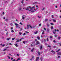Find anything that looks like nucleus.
Instances as JSON below:
<instances>
[{
  "label": "nucleus",
  "instance_id": "f257e3e1",
  "mask_svg": "<svg viewBox=\"0 0 61 61\" xmlns=\"http://www.w3.org/2000/svg\"><path fill=\"white\" fill-rule=\"evenodd\" d=\"M29 8H31V7L30 6L27 7H26V10H27L28 11H29Z\"/></svg>",
  "mask_w": 61,
  "mask_h": 61
},
{
  "label": "nucleus",
  "instance_id": "f03ea898",
  "mask_svg": "<svg viewBox=\"0 0 61 61\" xmlns=\"http://www.w3.org/2000/svg\"><path fill=\"white\" fill-rule=\"evenodd\" d=\"M15 25L16 26V28L18 27V28H20V27L18 26V24H17V23H15Z\"/></svg>",
  "mask_w": 61,
  "mask_h": 61
},
{
  "label": "nucleus",
  "instance_id": "7ed1b4c3",
  "mask_svg": "<svg viewBox=\"0 0 61 61\" xmlns=\"http://www.w3.org/2000/svg\"><path fill=\"white\" fill-rule=\"evenodd\" d=\"M31 8H32V9H33L34 10H35V11H36V10H35V7L34 6H33Z\"/></svg>",
  "mask_w": 61,
  "mask_h": 61
},
{
  "label": "nucleus",
  "instance_id": "20e7f679",
  "mask_svg": "<svg viewBox=\"0 0 61 61\" xmlns=\"http://www.w3.org/2000/svg\"><path fill=\"white\" fill-rule=\"evenodd\" d=\"M30 9L32 11L31 12L33 13V12H35V11L34 10H33V9L30 8Z\"/></svg>",
  "mask_w": 61,
  "mask_h": 61
},
{
  "label": "nucleus",
  "instance_id": "39448f33",
  "mask_svg": "<svg viewBox=\"0 0 61 61\" xmlns=\"http://www.w3.org/2000/svg\"><path fill=\"white\" fill-rule=\"evenodd\" d=\"M10 39H11V38H7L6 40L8 41H9V40Z\"/></svg>",
  "mask_w": 61,
  "mask_h": 61
},
{
  "label": "nucleus",
  "instance_id": "423d86ee",
  "mask_svg": "<svg viewBox=\"0 0 61 61\" xmlns=\"http://www.w3.org/2000/svg\"><path fill=\"white\" fill-rule=\"evenodd\" d=\"M14 45H15L17 47H18V45H17V44H15Z\"/></svg>",
  "mask_w": 61,
  "mask_h": 61
},
{
  "label": "nucleus",
  "instance_id": "0eeeda50",
  "mask_svg": "<svg viewBox=\"0 0 61 61\" xmlns=\"http://www.w3.org/2000/svg\"><path fill=\"white\" fill-rule=\"evenodd\" d=\"M39 59V57H37L36 59V61H38Z\"/></svg>",
  "mask_w": 61,
  "mask_h": 61
},
{
  "label": "nucleus",
  "instance_id": "6e6552de",
  "mask_svg": "<svg viewBox=\"0 0 61 61\" xmlns=\"http://www.w3.org/2000/svg\"><path fill=\"white\" fill-rule=\"evenodd\" d=\"M38 56H40V52H39V51H38Z\"/></svg>",
  "mask_w": 61,
  "mask_h": 61
},
{
  "label": "nucleus",
  "instance_id": "1a4fd4ad",
  "mask_svg": "<svg viewBox=\"0 0 61 61\" xmlns=\"http://www.w3.org/2000/svg\"><path fill=\"white\" fill-rule=\"evenodd\" d=\"M22 19H23V20H24L25 19V17H24L23 16H22Z\"/></svg>",
  "mask_w": 61,
  "mask_h": 61
},
{
  "label": "nucleus",
  "instance_id": "9d476101",
  "mask_svg": "<svg viewBox=\"0 0 61 61\" xmlns=\"http://www.w3.org/2000/svg\"><path fill=\"white\" fill-rule=\"evenodd\" d=\"M39 44V41H37V43L36 45H38V44Z\"/></svg>",
  "mask_w": 61,
  "mask_h": 61
},
{
  "label": "nucleus",
  "instance_id": "9b49d317",
  "mask_svg": "<svg viewBox=\"0 0 61 61\" xmlns=\"http://www.w3.org/2000/svg\"><path fill=\"white\" fill-rule=\"evenodd\" d=\"M29 25H27V28L28 29H29Z\"/></svg>",
  "mask_w": 61,
  "mask_h": 61
},
{
  "label": "nucleus",
  "instance_id": "f8f14e48",
  "mask_svg": "<svg viewBox=\"0 0 61 61\" xmlns=\"http://www.w3.org/2000/svg\"><path fill=\"white\" fill-rule=\"evenodd\" d=\"M38 3L37 2H35L34 3V5H36V4H37Z\"/></svg>",
  "mask_w": 61,
  "mask_h": 61
},
{
  "label": "nucleus",
  "instance_id": "ddd939ff",
  "mask_svg": "<svg viewBox=\"0 0 61 61\" xmlns=\"http://www.w3.org/2000/svg\"><path fill=\"white\" fill-rule=\"evenodd\" d=\"M38 33V31H36L34 32V34H37Z\"/></svg>",
  "mask_w": 61,
  "mask_h": 61
},
{
  "label": "nucleus",
  "instance_id": "4468645a",
  "mask_svg": "<svg viewBox=\"0 0 61 61\" xmlns=\"http://www.w3.org/2000/svg\"><path fill=\"white\" fill-rule=\"evenodd\" d=\"M58 55H60L61 54V52H58L57 53Z\"/></svg>",
  "mask_w": 61,
  "mask_h": 61
},
{
  "label": "nucleus",
  "instance_id": "2eb2a0df",
  "mask_svg": "<svg viewBox=\"0 0 61 61\" xmlns=\"http://www.w3.org/2000/svg\"><path fill=\"white\" fill-rule=\"evenodd\" d=\"M20 60V58H18L17 60L16 61H18V60Z\"/></svg>",
  "mask_w": 61,
  "mask_h": 61
},
{
  "label": "nucleus",
  "instance_id": "dca6fc26",
  "mask_svg": "<svg viewBox=\"0 0 61 61\" xmlns=\"http://www.w3.org/2000/svg\"><path fill=\"white\" fill-rule=\"evenodd\" d=\"M25 32L26 33V34H29V32L27 31H25Z\"/></svg>",
  "mask_w": 61,
  "mask_h": 61
},
{
  "label": "nucleus",
  "instance_id": "f3484780",
  "mask_svg": "<svg viewBox=\"0 0 61 61\" xmlns=\"http://www.w3.org/2000/svg\"><path fill=\"white\" fill-rule=\"evenodd\" d=\"M60 50V49H59L58 51H56V52H59V51Z\"/></svg>",
  "mask_w": 61,
  "mask_h": 61
},
{
  "label": "nucleus",
  "instance_id": "a211bd4d",
  "mask_svg": "<svg viewBox=\"0 0 61 61\" xmlns=\"http://www.w3.org/2000/svg\"><path fill=\"white\" fill-rule=\"evenodd\" d=\"M34 48H33V49H32L31 50V51L32 52H33V51H34Z\"/></svg>",
  "mask_w": 61,
  "mask_h": 61
},
{
  "label": "nucleus",
  "instance_id": "6ab92c4d",
  "mask_svg": "<svg viewBox=\"0 0 61 61\" xmlns=\"http://www.w3.org/2000/svg\"><path fill=\"white\" fill-rule=\"evenodd\" d=\"M50 30L49 29H47V31L48 32H49V31Z\"/></svg>",
  "mask_w": 61,
  "mask_h": 61
},
{
  "label": "nucleus",
  "instance_id": "aec40b11",
  "mask_svg": "<svg viewBox=\"0 0 61 61\" xmlns=\"http://www.w3.org/2000/svg\"><path fill=\"white\" fill-rule=\"evenodd\" d=\"M45 9V8H42V11H44V10Z\"/></svg>",
  "mask_w": 61,
  "mask_h": 61
},
{
  "label": "nucleus",
  "instance_id": "412c9836",
  "mask_svg": "<svg viewBox=\"0 0 61 61\" xmlns=\"http://www.w3.org/2000/svg\"><path fill=\"white\" fill-rule=\"evenodd\" d=\"M21 9H22V8H20L19 9V11H20Z\"/></svg>",
  "mask_w": 61,
  "mask_h": 61
},
{
  "label": "nucleus",
  "instance_id": "4be33fe9",
  "mask_svg": "<svg viewBox=\"0 0 61 61\" xmlns=\"http://www.w3.org/2000/svg\"><path fill=\"white\" fill-rule=\"evenodd\" d=\"M22 33H21V32H19V34L20 36H21V34H22Z\"/></svg>",
  "mask_w": 61,
  "mask_h": 61
},
{
  "label": "nucleus",
  "instance_id": "5701e85b",
  "mask_svg": "<svg viewBox=\"0 0 61 61\" xmlns=\"http://www.w3.org/2000/svg\"><path fill=\"white\" fill-rule=\"evenodd\" d=\"M37 38L38 40H39V39H40V37H37Z\"/></svg>",
  "mask_w": 61,
  "mask_h": 61
},
{
  "label": "nucleus",
  "instance_id": "b1692460",
  "mask_svg": "<svg viewBox=\"0 0 61 61\" xmlns=\"http://www.w3.org/2000/svg\"><path fill=\"white\" fill-rule=\"evenodd\" d=\"M60 37H58V39H59V40H60Z\"/></svg>",
  "mask_w": 61,
  "mask_h": 61
},
{
  "label": "nucleus",
  "instance_id": "393cba45",
  "mask_svg": "<svg viewBox=\"0 0 61 61\" xmlns=\"http://www.w3.org/2000/svg\"><path fill=\"white\" fill-rule=\"evenodd\" d=\"M15 38H13L12 39V41H13V40H15Z\"/></svg>",
  "mask_w": 61,
  "mask_h": 61
},
{
  "label": "nucleus",
  "instance_id": "a878e982",
  "mask_svg": "<svg viewBox=\"0 0 61 61\" xmlns=\"http://www.w3.org/2000/svg\"><path fill=\"white\" fill-rule=\"evenodd\" d=\"M7 56V57H8V58L9 59H10V56Z\"/></svg>",
  "mask_w": 61,
  "mask_h": 61
},
{
  "label": "nucleus",
  "instance_id": "bb28decb",
  "mask_svg": "<svg viewBox=\"0 0 61 61\" xmlns=\"http://www.w3.org/2000/svg\"><path fill=\"white\" fill-rule=\"evenodd\" d=\"M11 32L12 33H14V31L13 30H11Z\"/></svg>",
  "mask_w": 61,
  "mask_h": 61
},
{
  "label": "nucleus",
  "instance_id": "cd10ccee",
  "mask_svg": "<svg viewBox=\"0 0 61 61\" xmlns=\"http://www.w3.org/2000/svg\"><path fill=\"white\" fill-rule=\"evenodd\" d=\"M5 44H3L2 46L4 47L5 46Z\"/></svg>",
  "mask_w": 61,
  "mask_h": 61
},
{
  "label": "nucleus",
  "instance_id": "c85d7f7f",
  "mask_svg": "<svg viewBox=\"0 0 61 61\" xmlns=\"http://www.w3.org/2000/svg\"><path fill=\"white\" fill-rule=\"evenodd\" d=\"M42 46H41V47H40V49L41 50V49H42Z\"/></svg>",
  "mask_w": 61,
  "mask_h": 61
},
{
  "label": "nucleus",
  "instance_id": "c756f323",
  "mask_svg": "<svg viewBox=\"0 0 61 61\" xmlns=\"http://www.w3.org/2000/svg\"><path fill=\"white\" fill-rule=\"evenodd\" d=\"M24 2V0H22L21 1V3L22 4H23V2Z\"/></svg>",
  "mask_w": 61,
  "mask_h": 61
},
{
  "label": "nucleus",
  "instance_id": "7c9ffc66",
  "mask_svg": "<svg viewBox=\"0 0 61 61\" xmlns=\"http://www.w3.org/2000/svg\"><path fill=\"white\" fill-rule=\"evenodd\" d=\"M50 24L51 25H54V24L52 23H51Z\"/></svg>",
  "mask_w": 61,
  "mask_h": 61
},
{
  "label": "nucleus",
  "instance_id": "2f4dec72",
  "mask_svg": "<svg viewBox=\"0 0 61 61\" xmlns=\"http://www.w3.org/2000/svg\"><path fill=\"white\" fill-rule=\"evenodd\" d=\"M47 26L48 27H49V26H50V25H49V24H47Z\"/></svg>",
  "mask_w": 61,
  "mask_h": 61
},
{
  "label": "nucleus",
  "instance_id": "473e14b6",
  "mask_svg": "<svg viewBox=\"0 0 61 61\" xmlns=\"http://www.w3.org/2000/svg\"><path fill=\"white\" fill-rule=\"evenodd\" d=\"M38 18H40V17H41V16H38Z\"/></svg>",
  "mask_w": 61,
  "mask_h": 61
},
{
  "label": "nucleus",
  "instance_id": "72a5a7b5",
  "mask_svg": "<svg viewBox=\"0 0 61 61\" xmlns=\"http://www.w3.org/2000/svg\"><path fill=\"white\" fill-rule=\"evenodd\" d=\"M53 21L54 22H56V20H55L54 19H53Z\"/></svg>",
  "mask_w": 61,
  "mask_h": 61
},
{
  "label": "nucleus",
  "instance_id": "f704fd0d",
  "mask_svg": "<svg viewBox=\"0 0 61 61\" xmlns=\"http://www.w3.org/2000/svg\"><path fill=\"white\" fill-rule=\"evenodd\" d=\"M20 25H23V23L21 22L20 23Z\"/></svg>",
  "mask_w": 61,
  "mask_h": 61
},
{
  "label": "nucleus",
  "instance_id": "c9c22d12",
  "mask_svg": "<svg viewBox=\"0 0 61 61\" xmlns=\"http://www.w3.org/2000/svg\"><path fill=\"white\" fill-rule=\"evenodd\" d=\"M53 29V26H52L51 27V29Z\"/></svg>",
  "mask_w": 61,
  "mask_h": 61
},
{
  "label": "nucleus",
  "instance_id": "e433bc0d",
  "mask_svg": "<svg viewBox=\"0 0 61 61\" xmlns=\"http://www.w3.org/2000/svg\"><path fill=\"white\" fill-rule=\"evenodd\" d=\"M26 35V34H25V33L23 34V36H25V35Z\"/></svg>",
  "mask_w": 61,
  "mask_h": 61
},
{
  "label": "nucleus",
  "instance_id": "4c0bfd02",
  "mask_svg": "<svg viewBox=\"0 0 61 61\" xmlns=\"http://www.w3.org/2000/svg\"><path fill=\"white\" fill-rule=\"evenodd\" d=\"M45 32L44 31H43V32L42 33V34L43 35V34H44V33Z\"/></svg>",
  "mask_w": 61,
  "mask_h": 61
},
{
  "label": "nucleus",
  "instance_id": "58836bf2",
  "mask_svg": "<svg viewBox=\"0 0 61 61\" xmlns=\"http://www.w3.org/2000/svg\"><path fill=\"white\" fill-rule=\"evenodd\" d=\"M11 30H13V28L11 27L10 28Z\"/></svg>",
  "mask_w": 61,
  "mask_h": 61
},
{
  "label": "nucleus",
  "instance_id": "ea45409f",
  "mask_svg": "<svg viewBox=\"0 0 61 61\" xmlns=\"http://www.w3.org/2000/svg\"><path fill=\"white\" fill-rule=\"evenodd\" d=\"M19 42V40H18V41H16V43H17V42Z\"/></svg>",
  "mask_w": 61,
  "mask_h": 61
},
{
  "label": "nucleus",
  "instance_id": "a19ab883",
  "mask_svg": "<svg viewBox=\"0 0 61 61\" xmlns=\"http://www.w3.org/2000/svg\"><path fill=\"white\" fill-rule=\"evenodd\" d=\"M34 57L33 56H32V59H34Z\"/></svg>",
  "mask_w": 61,
  "mask_h": 61
},
{
  "label": "nucleus",
  "instance_id": "79ce46f5",
  "mask_svg": "<svg viewBox=\"0 0 61 61\" xmlns=\"http://www.w3.org/2000/svg\"><path fill=\"white\" fill-rule=\"evenodd\" d=\"M6 50V49H4V50H3V51H5Z\"/></svg>",
  "mask_w": 61,
  "mask_h": 61
},
{
  "label": "nucleus",
  "instance_id": "37998d69",
  "mask_svg": "<svg viewBox=\"0 0 61 61\" xmlns=\"http://www.w3.org/2000/svg\"><path fill=\"white\" fill-rule=\"evenodd\" d=\"M9 55H10V56H12V55H11V54H9Z\"/></svg>",
  "mask_w": 61,
  "mask_h": 61
},
{
  "label": "nucleus",
  "instance_id": "c03bdc74",
  "mask_svg": "<svg viewBox=\"0 0 61 61\" xmlns=\"http://www.w3.org/2000/svg\"><path fill=\"white\" fill-rule=\"evenodd\" d=\"M47 41H49V40H48V38H47Z\"/></svg>",
  "mask_w": 61,
  "mask_h": 61
},
{
  "label": "nucleus",
  "instance_id": "a18cd8bd",
  "mask_svg": "<svg viewBox=\"0 0 61 61\" xmlns=\"http://www.w3.org/2000/svg\"><path fill=\"white\" fill-rule=\"evenodd\" d=\"M45 21H48V20H47V19H45Z\"/></svg>",
  "mask_w": 61,
  "mask_h": 61
},
{
  "label": "nucleus",
  "instance_id": "49530a36",
  "mask_svg": "<svg viewBox=\"0 0 61 61\" xmlns=\"http://www.w3.org/2000/svg\"><path fill=\"white\" fill-rule=\"evenodd\" d=\"M32 60H33V59L32 58L31 59H30V60L31 61H32Z\"/></svg>",
  "mask_w": 61,
  "mask_h": 61
},
{
  "label": "nucleus",
  "instance_id": "de8ad7c7",
  "mask_svg": "<svg viewBox=\"0 0 61 61\" xmlns=\"http://www.w3.org/2000/svg\"><path fill=\"white\" fill-rule=\"evenodd\" d=\"M55 7L56 8H57V5L55 6Z\"/></svg>",
  "mask_w": 61,
  "mask_h": 61
},
{
  "label": "nucleus",
  "instance_id": "09e8293b",
  "mask_svg": "<svg viewBox=\"0 0 61 61\" xmlns=\"http://www.w3.org/2000/svg\"><path fill=\"white\" fill-rule=\"evenodd\" d=\"M54 52V51L53 50H52L51 51V52H52V53H53Z\"/></svg>",
  "mask_w": 61,
  "mask_h": 61
},
{
  "label": "nucleus",
  "instance_id": "8fccbe9b",
  "mask_svg": "<svg viewBox=\"0 0 61 61\" xmlns=\"http://www.w3.org/2000/svg\"><path fill=\"white\" fill-rule=\"evenodd\" d=\"M53 33L54 34H56V32H53Z\"/></svg>",
  "mask_w": 61,
  "mask_h": 61
},
{
  "label": "nucleus",
  "instance_id": "3c124183",
  "mask_svg": "<svg viewBox=\"0 0 61 61\" xmlns=\"http://www.w3.org/2000/svg\"><path fill=\"white\" fill-rule=\"evenodd\" d=\"M60 57H61V56H58V58H60Z\"/></svg>",
  "mask_w": 61,
  "mask_h": 61
},
{
  "label": "nucleus",
  "instance_id": "603ef678",
  "mask_svg": "<svg viewBox=\"0 0 61 61\" xmlns=\"http://www.w3.org/2000/svg\"><path fill=\"white\" fill-rule=\"evenodd\" d=\"M41 25V24H39V26H40Z\"/></svg>",
  "mask_w": 61,
  "mask_h": 61
},
{
  "label": "nucleus",
  "instance_id": "864d4df0",
  "mask_svg": "<svg viewBox=\"0 0 61 61\" xmlns=\"http://www.w3.org/2000/svg\"><path fill=\"white\" fill-rule=\"evenodd\" d=\"M13 57H12L11 58V60H13Z\"/></svg>",
  "mask_w": 61,
  "mask_h": 61
},
{
  "label": "nucleus",
  "instance_id": "5fc2aeb1",
  "mask_svg": "<svg viewBox=\"0 0 61 61\" xmlns=\"http://www.w3.org/2000/svg\"><path fill=\"white\" fill-rule=\"evenodd\" d=\"M53 42H54V43H56V41H55V40H54L53 41Z\"/></svg>",
  "mask_w": 61,
  "mask_h": 61
},
{
  "label": "nucleus",
  "instance_id": "6e6d98bb",
  "mask_svg": "<svg viewBox=\"0 0 61 61\" xmlns=\"http://www.w3.org/2000/svg\"><path fill=\"white\" fill-rule=\"evenodd\" d=\"M25 9V10H26V8H25V7L24 8H23V9Z\"/></svg>",
  "mask_w": 61,
  "mask_h": 61
},
{
  "label": "nucleus",
  "instance_id": "4d7b16f0",
  "mask_svg": "<svg viewBox=\"0 0 61 61\" xmlns=\"http://www.w3.org/2000/svg\"><path fill=\"white\" fill-rule=\"evenodd\" d=\"M22 28H21L20 31H22Z\"/></svg>",
  "mask_w": 61,
  "mask_h": 61
},
{
  "label": "nucleus",
  "instance_id": "13d9d810",
  "mask_svg": "<svg viewBox=\"0 0 61 61\" xmlns=\"http://www.w3.org/2000/svg\"><path fill=\"white\" fill-rule=\"evenodd\" d=\"M50 38H52V36H50Z\"/></svg>",
  "mask_w": 61,
  "mask_h": 61
},
{
  "label": "nucleus",
  "instance_id": "bf43d9fd",
  "mask_svg": "<svg viewBox=\"0 0 61 61\" xmlns=\"http://www.w3.org/2000/svg\"><path fill=\"white\" fill-rule=\"evenodd\" d=\"M7 20H8V19H6L5 20V21H7Z\"/></svg>",
  "mask_w": 61,
  "mask_h": 61
},
{
  "label": "nucleus",
  "instance_id": "052dcab7",
  "mask_svg": "<svg viewBox=\"0 0 61 61\" xmlns=\"http://www.w3.org/2000/svg\"><path fill=\"white\" fill-rule=\"evenodd\" d=\"M30 27L31 28H32V26H31L30 25Z\"/></svg>",
  "mask_w": 61,
  "mask_h": 61
},
{
  "label": "nucleus",
  "instance_id": "680f3d73",
  "mask_svg": "<svg viewBox=\"0 0 61 61\" xmlns=\"http://www.w3.org/2000/svg\"><path fill=\"white\" fill-rule=\"evenodd\" d=\"M42 58L41 57V61H42Z\"/></svg>",
  "mask_w": 61,
  "mask_h": 61
},
{
  "label": "nucleus",
  "instance_id": "e2e57ef3",
  "mask_svg": "<svg viewBox=\"0 0 61 61\" xmlns=\"http://www.w3.org/2000/svg\"><path fill=\"white\" fill-rule=\"evenodd\" d=\"M23 43L24 44H25V41H24L23 42Z\"/></svg>",
  "mask_w": 61,
  "mask_h": 61
},
{
  "label": "nucleus",
  "instance_id": "0e129e2a",
  "mask_svg": "<svg viewBox=\"0 0 61 61\" xmlns=\"http://www.w3.org/2000/svg\"><path fill=\"white\" fill-rule=\"evenodd\" d=\"M6 35H7V36H8V33L7 32L6 33Z\"/></svg>",
  "mask_w": 61,
  "mask_h": 61
},
{
  "label": "nucleus",
  "instance_id": "69168bd1",
  "mask_svg": "<svg viewBox=\"0 0 61 61\" xmlns=\"http://www.w3.org/2000/svg\"><path fill=\"white\" fill-rule=\"evenodd\" d=\"M15 61V60L14 59V60H13L12 61Z\"/></svg>",
  "mask_w": 61,
  "mask_h": 61
},
{
  "label": "nucleus",
  "instance_id": "338daca9",
  "mask_svg": "<svg viewBox=\"0 0 61 61\" xmlns=\"http://www.w3.org/2000/svg\"><path fill=\"white\" fill-rule=\"evenodd\" d=\"M10 25H12L13 24H12V23H11L10 24Z\"/></svg>",
  "mask_w": 61,
  "mask_h": 61
},
{
  "label": "nucleus",
  "instance_id": "774afa93",
  "mask_svg": "<svg viewBox=\"0 0 61 61\" xmlns=\"http://www.w3.org/2000/svg\"><path fill=\"white\" fill-rule=\"evenodd\" d=\"M54 30L55 32H56V29Z\"/></svg>",
  "mask_w": 61,
  "mask_h": 61
}]
</instances>
